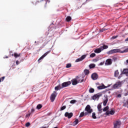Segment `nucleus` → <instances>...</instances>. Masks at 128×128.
Here are the masks:
<instances>
[{"label":"nucleus","mask_w":128,"mask_h":128,"mask_svg":"<svg viewBox=\"0 0 128 128\" xmlns=\"http://www.w3.org/2000/svg\"><path fill=\"white\" fill-rule=\"evenodd\" d=\"M128 48L125 49L124 51H121L120 49H113L110 50L108 52L109 54H116V52H120L121 54H124V52H128Z\"/></svg>","instance_id":"f257e3e1"},{"label":"nucleus","mask_w":128,"mask_h":128,"mask_svg":"<svg viewBox=\"0 0 128 128\" xmlns=\"http://www.w3.org/2000/svg\"><path fill=\"white\" fill-rule=\"evenodd\" d=\"M123 84V81L118 80L114 84L113 88L114 89L119 88L122 86Z\"/></svg>","instance_id":"f03ea898"},{"label":"nucleus","mask_w":128,"mask_h":128,"mask_svg":"<svg viewBox=\"0 0 128 128\" xmlns=\"http://www.w3.org/2000/svg\"><path fill=\"white\" fill-rule=\"evenodd\" d=\"M85 110L86 112H85V116H88V114H90L92 112V109L90 107V106L87 105L85 108Z\"/></svg>","instance_id":"7ed1b4c3"},{"label":"nucleus","mask_w":128,"mask_h":128,"mask_svg":"<svg viewBox=\"0 0 128 128\" xmlns=\"http://www.w3.org/2000/svg\"><path fill=\"white\" fill-rule=\"evenodd\" d=\"M114 128H120L122 125V122L120 120H116L113 123Z\"/></svg>","instance_id":"20e7f679"},{"label":"nucleus","mask_w":128,"mask_h":128,"mask_svg":"<svg viewBox=\"0 0 128 128\" xmlns=\"http://www.w3.org/2000/svg\"><path fill=\"white\" fill-rule=\"evenodd\" d=\"M72 82L70 81L64 82L62 84V88H66V86H68L70 84H71Z\"/></svg>","instance_id":"39448f33"},{"label":"nucleus","mask_w":128,"mask_h":128,"mask_svg":"<svg viewBox=\"0 0 128 128\" xmlns=\"http://www.w3.org/2000/svg\"><path fill=\"white\" fill-rule=\"evenodd\" d=\"M91 78L92 80H96L98 78V75L96 72L93 73L91 76Z\"/></svg>","instance_id":"423d86ee"},{"label":"nucleus","mask_w":128,"mask_h":128,"mask_svg":"<svg viewBox=\"0 0 128 128\" xmlns=\"http://www.w3.org/2000/svg\"><path fill=\"white\" fill-rule=\"evenodd\" d=\"M112 64V60L110 58L107 59L106 61V66H110Z\"/></svg>","instance_id":"0eeeda50"},{"label":"nucleus","mask_w":128,"mask_h":128,"mask_svg":"<svg viewBox=\"0 0 128 128\" xmlns=\"http://www.w3.org/2000/svg\"><path fill=\"white\" fill-rule=\"evenodd\" d=\"M50 54V52H47L45 54H44L38 60V62H40V60H42V58H46L48 54Z\"/></svg>","instance_id":"6e6552de"},{"label":"nucleus","mask_w":128,"mask_h":128,"mask_svg":"<svg viewBox=\"0 0 128 128\" xmlns=\"http://www.w3.org/2000/svg\"><path fill=\"white\" fill-rule=\"evenodd\" d=\"M78 78V76H77L76 78L72 80V86H76V84H78V80H76Z\"/></svg>","instance_id":"1a4fd4ad"},{"label":"nucleus","mask_w":128,"mask_h":128,"mask_svg":"<svg viewBox=\"0 0 128 128\" xmlns=\"http://www.w3.org/2000/svg\"><path fill=\"white\" fill-rule=\"evenodd\" d=\"M72 116V112L68 113V112H66L64 114V116L68 118H70Z\"/></svg>","instance_id":"9d476101"},{"label":"nucleus","mask_w":128,"mask_h":128,"mask_svg":"<svg viewBox=\"0 0 128 128\" xmlns=\"http://www.w3.org/2000/svg\"><path fill=\"white\" fill-rule=\"evenodd\" d=\"M102 48L100 47L99 48H96L94 50V52H95V54H100V52H102Z\"/></svg>","instance_id":"9b49d317"},{"label":"nucleus","mask_w":128,"mask_h":128,"mask_svg":"<svg viewBox=\"0 0 128 128\" xmlns=\"http://www.w3.org/2000/svg\"><path fill=\"white\" fill-rule=\"evenodd\" d=\"M114 110H112L111 111H110V112H106V113H105V114L106 116H108V114H114Z\"/></svg>","instance_id":"f8f14e48"},{"label":"nucleus","mask_w":128,"mask_h":128,"mask_svg":"<svg viewBox=\"0 0 128 128\" xmlns=\"http://www.w3.org/2000/svg\"><path fill=\"white\" fill-rule=\"evenodd\" d=\"M22 55V54H18L16 52H14V54H12V56H14L16 58H19V56H20Z\"/></svg>","instance_id":"ddd939ff"},{"label":"nucleus","mask_w":128,"mask_h":128,"mask_svg":"<svg viewBox=\"0 0 128 128\" xmlns=\"http://www.w3.org/2000/svg\"><path fill=\"white\" fill-rule=\"evenodd\" d=\"M98 110L100 112H102V104H98Z\"/></svg>","instance_id":"4468645a"},{"label":"nucleus","mask_w":128,"mask_h":128,"mask_svg":"<svg viewBox=\"0 0 128 128\" xmlns=\"http://www.w3.org/2000/svg\"><path fill=\"white\" fill-rule=\"evenodd\" d=\"M104 88H106V86L104 84L98 86V90H104Z\"/></svg>","instance_id":"2eb2a0df"},{"label":"nucleus","mask_w":128,"mask_h":128,"mask_svg":"<svg viewBox=\"0 0 128 128\" xmlns=\"http://www.w3.org/2000/svg\"><path fill=\"white\" fill-rule=\"evenodd\" d=\"M119 74H120V72H118V70H115V72H114V76L115 78H116V77L118 76Z\"/></svg>","instance_id":"dca6fc26"},{"label":"nucleus","mask_w":128,"mask_h":128,"mask_svg":"<svg viewBox=\"0 0 128 128\" xmlns=\"http://www.w3.org/2000/svg\"><path fill=\"white\" fill-rule=\"evenodd\" d=\"M108 102V97H106V100L103 102V105L104 106H106Z\"/></svg>","instance_id":"f3484780"},{"label":"nucleus","mask_w":128,"mask_h":128,"mask_svg":"<svg viewBox=\"0 0 128 128\" xmlns=\"http://www.w3.org/2000/svg\"><path fill=\"white\" fill-rule=\"evenodd\" d=\"M101 48H102V50H106V48H108V45H104L103 46H100Z\"/></svg>","instance_id":"a211bd4d"},{"label":"nucleus","mask_w":128,"mask_h":128,"mask_svg":"<svg viewBox=\"0 0 128 128\" xmlns=\"http://www.w3.org/2000/svg\"><path fill=\"white\" fill-rule=\"evenodd\" d=\"M62 88L60 85H58L55 87V90H62Z\"/></svg>","instance_id":"6ab92c4d"},{"label":"nucleus","mask_w":128,"mask_h":128,"mask_svg":"<svg viewBox=\"0 0 128 128\" xmlns=\"http://www.w3.org/2000/svg\"><path fill=\"white\" fill-rule=\"evenodd\" d=\"M90 68H96V64H92L89 65Z\"/></svg>","instance_id":"aec40b11"},{"label":"nucleus","mask_w":128,"mask_h":128,"mask_svg":"<svg viewBox=\"0 0 128 128\" xmlns=\"http://www.w3.org/2000/svg\"><path fill=\"white\" fill-rule=\"evenodd\" d=\"M100 99V96H92L91 98V100H98Z\"/></svg>","instance_id":"412c9836"},{"label":"nucleus","mask_w":128,"mask_h":128,"mask_svg":"<svg viewBox=\"0 0 128 128\" xmlns=\"http://www.w3.org/2000/svg\"><path fill=\"white\" fill-rule=\"evenodd\" d=\"M72 20V17L70 16H68L66 18V22H70Z\"/></svg>","instance_id":"4be33fe9"},{"label":"nucleus","mask_w":128,"mask_h":128,"mask_svg":"<svg viewBox=\"0 0 128 128\" xmlns=\"http://www.w3.org/2000/svg\"><path fill=\"white\" fill-rule=\"evenodd\" d=\"M78 124V119H76L73 122L74 126H76Z\"/></svg>","instance_id":"5701e85b"},{"label":"nucleus","mask_w":128,"mask_h":128,"mask_svg":"<svg viewBox=\"0 0 128 128\" xmlns=\"http://www.w3.org/2000/svg\"><path fill=\"white\" fill-rule=\"evenodd\" d=\"M66 68H72V64L68 63L66 64Z\"/></svg>","instance_id":"b1692460"},{"label":"nucleus","mask_w":128,"mask_h":128,"mask_svg":"<svg viewBox=\"0 0 128 128\" xmlns=\"http://www.w3.org/2000/svg\"><path fill=\"white\" fill-rule=\"evenodd\" d=\"M84 73L85 74L86 76H88V74H90V70H88L86 69L84 70Z\"/></svg>","instance_id":"393cba45"},{"label":"nucleus","mask_w":128,"mask_h":128,"mask_svg":"<svg viewBox=\"0 0 128 128\" xmlns=\"http://www.w3.org/2000/svg\"><path fill=\"white\" fill-rule=\"evenodd\" d=\"M92 118L94 120L96 119V112H94L92 114Z\"/></svg>","instance_id":"a878e982"},{"label":"nucleus","mask_w":128,"mask_h":128,"mask_svg":"<svg viewBox=\"0 0 128 128\" xmlns=\"http://www.w3.org/2000/svg\"><path fill=\"white\" fill-rule=\"evenodd\" d=\"M50 100L52 102H54V100H56V96H50Z\"/></svg>","instance_id":"bb28decb"},{"label":"nucleus","mask_w":128,"mask_h":128,"mask_svg":"<svg viewBox=\"0 0 128 128\" xmlns=\"http://www.w3.org/2000/svg\"><path fill=\"white\" fill-rule=\"evenodd\" d=\"M102 96V93H98L97 94H94L93 96Z\"/></svg>","instance_id":"cd10ccee"},{"label":"nucleus","mask_w":128,"mask_h":128,"mask_svg":"<svg viewBox=\"0 0 128 128\" xmlns=\"http://www.w3.org/2000/svg\"><path fill=\"white\" fill-rule=\"evenodd\" d=\"M42 108V105L41 104H38L36 106V108L38 110H40V108Z\"/></svg>","instance_id":"c85d7f7f"},{"label":"nucleus","mask_w":128,"mask_h":128,"mask_svg":"<svg viewBox=\"0 0 128 128\" xmlns=\"http://www.w3.org/2000/svg\"><path fill=\"white\" fill-rule=\"evenodd\" d=\"M86 116V113L84 114V112H82L80 114L79 118H82V116Z\"/></svg>","instance_id":"c756f323"},{"label":"nucleus","mask_w":128,"mask_h":128,"mask_svg":"<svg viewBox=\"0 0 128 128\" xmlns=\"http://www.w3.org/2000/svg\"><path fill=\"white\" fill-rule=\"evenodd\" d=\"M89 92L91 94H92V92H94V89L93 88H90L89 90Z\"/></svg>","instance_id":"7c9ffc66"},{"label":"nucleus","mask_w":128,"mask_h":128,"mask_svg":"<svg viewBox=\"0 0 128 128\" xmlns=\"http://www.w3.org/2000/svg\"><path fill=\"white\" fill-rule=\"evenodd\" d=\"M86 58V55L84 54L82 55L81 58H81L82 60H84V58Z\"/></svg>","instance_id":"2f4dec72"},{"label":"nucleus","mask_w":128,"mask_h":128,"mask_svg":"<svg viewBox=\"0 0 128 128\" xmlns=\"http://www.w3.org/2000/svg\"><path fill=\"white\" fill-rule=\"evenodd\" d=\"M122 73L124 74H126L128 73V69H124L123 70Z\"/></svg>","instance_id":"473e14b6"},{"label":"nucleus","mask_w":128,"mask_h":128,"mask_svg":"<svg viewBox=\"0 0 128 128\" xmlns=\"http://www.w3.org/2000/svg\"><path fill=\"white\" fill-rule=\"evenodd\" d=\"M57 96V94L56 92H54L52 94H51V96Z\"/></svg>","instance_id":"72a5a7b5"},{"label":"nucleus","mask_w":128,"mask_h":128,"mask_svg":"<svg viewBox=\"0 0 128 128\" xmlns=\"http://www.w3.org/2000/svg\"><path fill=\"white\" fill-rule=\"evenodd\" d=\"M66 106H64L60 108V110H66Z\"/></svg>","instance_id":"f704fd0d"},{"label":"nucleus","mask_w":128,"mask_h":128,"mask_svg":"<svg viewBox=\"0 0 128 128\" xmlns=\"http://www.w3.org/2000/svg\"><path fill=\"white\" fill-rule=\"evenodd\" d=\"M108 110V106H106V107L104 108L103 109V112H106Z\"/></svg>","instance_id":"c9c22d12"},{"label":"nucleus","mask_w":128,"mask_h":128,"mask_svg":"<svg viewBox=\"0 0 128 128\" xmlns=\"http://www.w3.org/2000/svg\"><path fill=\"white\" fill-rule=\"evenodd\" d=\"M96 56V54L92 53L90 54V58H94Z\"/></svg>","instance_id":"e433bc0d"},{"label":"nucleus","mask_w":128,"mask_h":128,"mask_svg":"<svg viewBox=\"0 0 128 128\" xmlns=\"http://www.w3.org/2000/svg\"><path fill=\"white\" fill-rule=\"evenodd\" d=\"M82 60L80 58H78L76 60V62H82Z\"/></svg>","instance_id":"4c0bfd02"},{"label":"nucleus","mask_w":128,"mask_h":128,"mask_svg":"<svg viewBox=\"0 0 128 128\" xmlns=\"http://www.w3.org/2000/svg\"><path fill=\"white\" fill-rule=\"evenodd\" d=\"M112 60H114V62H116V60H118V58H116V56H113Z\"/></svg>","instance_id":"58836bf2"},{"label":"nucleus","mask_w":128,"mask_h":128,"mask_svg":"<svg viewBox=\"0 0 128 128\" xmlns=\"http://www.w3.org/2000/svg\"><path fill=\"white\" fill-rule=\"evenodd\" d=\"M30 126V122L26 123V126L27 128H28Z\"/></svg>","instance_id":"ea45409f"},{"label":"nucleus","mask_w":128,"mask_h":128,"mask_svg":"<svg viewBox=\"0 0 128 128\" xmlns=\"http://www.w3.org/2000/svg\"><path fill=\"white\" fill-rule=\"evenodd\" d=\"M78 80H77V82H78H78H84V78H82V80H78V79H77Z\"/></svg>","instance_id":"a19ab883"},{"label":"nucleus","mask_w":128,"mask_h":128,"mask_svg":"<svg viewBox=\"0 0 128 128\" xmlns=\"http://www.w3.org/2000/svg\"><path fill=\"white\" fill-rule=\"evenodd\" d=\"M76 102V100H72L70 102V104H74L75 102Z\"/></svg>","instance_id":"79ce46f5"},{"label":"nucleus","mask_w":128,"mask_h":128,"mask_svg":"<svg viewBox=\"0 0 128 128\" xmlns=\"http://www.w3.org/2000/svg\"><path fill=\"white\" fill-rule=\"evenodd\" d=\"M30 114H31V113H30V112L29 113V114H26V118H30Z\"/></svg>","instance_id":"37998d69"},{"label":"nucleus","mask_w":128,"mask_h":128,"mask_svg":"<svg viewBox=\"0 0 128 128\" xmlns=\"http://www.w3.org/2000/svg\"><path fill=\"white\" fill-rule=\"evenodd\" d=\"M104 30H106V29L104 28H103V29H102V30H100V32H104Z\"/></svg>","instance_id":"c03bdc74"},{"label":"nucleus","mask_w":128,"mask_h":128,"mask_svg":"<svg viewBox=\"0 0 128 128\" xmlns=\"http://www.w3.org/2000/svg\"><path fill=\"white\" fill-rule=\"evenodd\" d=\"M123 96H128V92H126L125 93H122Z\"/></svg>","instance_id":"a18cd8bd"},{"label":"nucleus","mask_w":128,"mask_h":128,"mask_svg":"<svg viewBox=\"0 0 128 128\" xmlns=\"http://www.w3.org/2000/svg\"><path fill=\"white\" fill-rule=\"evenodd\" d=\"M16 64L18 66V64H20V62H18V60H16Z\"/></svg>","instance_id":"49530a36"},{"label":"nucleus","mask_w":128,"mask_h":128,"mask_svg":"<svg viewBox=\"0 0 128 128\" xmlns=\"http://www.w3.org/2000/svg\"><path fill=\"white\" fill-rule=\"evenodd\" d=\"M118 38V36H112V38H113L114 40V38Z\"/></svg>","instance_id":"de8ad7c7"},{"label":"nucleus","mask_w":128,"mask_h":128,"mask_svg":"<svg viewBox=\"0 0 128 128\" xmlns=\"http://www.w3.org/2000/svg\"><path fill=\"white\" fill-rule=\"evenodd\" d=\"M104 62H101L100 63V66H102V65H104Z\"/></svg>","instance_id":"09e8293b"},{"label":"nucleus","mask_w":128,"mask_h":128,"mask_svg":"<svg viewBox=\"0 0 128 128\" xmlns=\"http://www.w3.org/2000/svg\"><path fill=\"white\" fill-rule=\"evenodd\" d=\"M36 42H37L36 41H35L34 43L36 44ZM40 44V42H38L37 44H36V46H38V44Z\"/></svg>","instance_id":"8fccbe9b"},{"label":"nucleus","mask_w":128,"mask_h":128,"mask_svg":"<svg viewBox=\"0 0 128 128\" xmlns=\"http://www.w3.org/2000/svg\"><path fill=\"white\" fill-rule=\"evenodd\" d=\"M31 112H34V109H32Z\"/></svg>","instance_id":"3c124183"},{"label":"nucleus","mask_w":128,"mask_h":128,"mask_svg":"<svg viewBox=\"0 0 128 128\" xmlns=\"http://www.w3.org/2000/svg\"><path fill=\"white\" fill-rule=\"evenodd\" d=\"M93 62H98V60L94 59V60H93Z\"/></svg>","instance_id":"603ef678"},{"label":"nucleus","mask_w":128,"mask_h":128,"mask_svg":"<svg viewBox=\"0 0 128 128\" xmlns=\"http://www.w3.org/2000/svg\"><path fill=\"white\" fill-rule=\"evenodd\" d=\"M117 96H122V94H118Z\"/></svg>","instance_id":"864d4df0"},{"label":"nucleus","mask_w":128,"mask_h":128,"mask_svg":"<svg viewBox=\"0 0 128 128\" xmlns=\"http://www.w3.org/2000/svg\"><path fill=\"white\" fill-rule=\"evenodd\" d=\"M125 42H128V38L125 40Z\"/></svg>","instance_id":"5fc2aeb1"},{"label":"nucleus","mask_w":128,"mask_h":128,"mask_svg":"<svg viewBox=\"0 0 128 128\" xmlns=\"http://www.w3.org/2000/svg\"><path fill=\"white\" fill-rule=\"evenodd\" d=\"M2 80H4V76H2Z\"/></svg>","instance_id":"6e6d98bb"},{"label":"nucleus","mask_w":128,"mask_h":128,"mask_svg":"<svg viewBox=\"0 0 128 128\" xmlns=\"http://www.w3.org/2000/svg\"><path fill=\"white\" fill-rule=\"evenodd\" d=\"M4 58H8V56H6V57H4Z\"/></svg>","instance_id":"4d7b16f0"},{"label":"nucleus","mask_w":128,"mask_h":128,"mask_svg":"<svg viewBox=\"0 0 128 128\" xmlns=\"http://www.w3.org/2000/svg\"><path fill=\"white\" fill-rule=\"evenodd\" d=\"M126 104L128 105V100L126 102Z\"/></svg>","instance_id":"13d9d810"},{"label":"nucleus","mask_w":128,"mask_h":128,"mask_svg":"<svg viewBox=\"0 0 128 128\" xmlns=\"http://www.w3.org/2000/svg\"><path fill=\"white\" fill-rule=\"evenodd\" d=\"M126 76H128V73H126Z\"/></svg>","instance_id":"bf43d9fd"},{"label":"nucleus","mask_w":128,"mask_h":128,"mask_svg":"<svg viewBox=\"0 0 128 128\" xmlns=\"http://www.w3.org/2000/svg\"><path fill=\"white\" fill-rule=\"evenodd\" d=\"M118 78L120 80V76H118Z\"/></svg>","instance_id":"052dcab7"},{"label":"nucleus","mask_w":128,"mask_h":128,"mask_svg":"<svg viewBox=\"0 0 128 128\" xmlns=\"http://www.w3.org/2000/svg\"><path fill=\"white\" fill-rule=\"evenodd\" d=\"M124 106H126V105H124Z\"/></svg>","instance_id":"680f3d73"},{"label":"nucleus","mask_w":128,"mask_h":128,"mask_svg":"<svg viewBox=\"0 0 128 128\" xmlns=\"http://www.w3.org/2000/svg\"><path fill=\"white\" fill-rule=\"evenodd\" d=\"M0 82H2V80H0Z\"/></svg>","instance_id":"e2e57ef3"},{"label":"nucleus","mask_w":128,"mask_h":128,"mask_svg":"<svg viewBox=\"0 0 128 128\" xmlns=\"http://www.w3.org/2000/svg\"><path fill=\"white\" fill-rule=\"evenodd\" d=\"M54 128H58V127H54Z\"/></svg>","instance_id":"0e129e2a"},{"label":"nucleus","mask_w":128,"mask_h":128,"mask_svg":"<svg viewBox=\"0 0 128 128\" xmlns=\"http://www.w3.org/2000/svg\"><path fill=\"white\" fill-rule=\"evenodd\" d=\"M87 1L88 0H86Z\"/></svg>","instance_id":"69168bd1"}]
</instances>
